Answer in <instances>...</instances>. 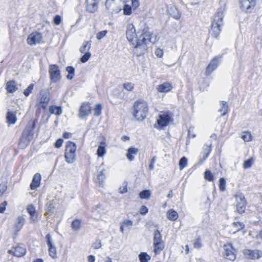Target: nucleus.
<instances>
[{"label": "nucleus", "mask_w": 262, "mask_h": 262, "mask_svg": "<svg viewBox=\"0 0 262 262\" xmlns=\"http://www.w3.org/2000/svg\"><path fill=\"white\" fill-rule=\"evenodd\" d=\"M156 36H154L147 30L144 29L142 33L137 39L136 45L134 47V53L137 56H141L145 53L147 49V45L149 42L155 43L157 42Z\"/></svg>", "instance_id": "nucleus-1"}, {"label": "nucleus", "mask_w": 262, "mask_h": 262, "mask_svg": "<svg viewBox=\"0 0 262 262\" xmlns=\"http://www.w3.org/2000/svg\"><path fill=\"white\" fill-rule=\"evenodd\" d=\"M225 8L221 7L215 14L212 22L210 34L214 38H217L221 31V27L223 25L224 12Z\"/></svg>", "instance_id": "nucleus-2"}, {"label": "nucleus", "mask_w": 262, "mask_h": 262, "mask_svg": "<svg viewBox=\"0 0 262 262\" xmlns=\"http://www.w3.org/2000/svg\"><path fill=\"white\" fill-rule=\"evenodd\" d=\"M134 116L138 120L142 121L146 117L148 112V106L146 101L139 99L134 104Z\"/></svg>", "instance_id": "nucleus-3"}, {"label": "nucleus", "mask_w": 262, "mask_h": 262, "mask_svg": "<svg viewBox=\"0 0 262 262\" xmlns=\"http://www.w3.org/2000/svg\"><path fill=\"white\" fill-rule=\"evenodd\" d=\"M76 145L75 143L68 141L66 143L64 158L66 162L69 164L73 163L76 160Z\"/></svg>", "instance_id": "nucleus-4"}, {"label": "nucleus", "mask_w": 262, "mask_h": 262, "mask_svg": "<svg viewBox=\"0 0 262 262\" xmlns=\"http://www.w3.org/2000/svg\"><path fill=\"white\" fill-rule=\"evenodd\" d=\"M49 72L51 82H57L61 80L62 76L58 65L55 64L50 65Z\"/></svg>", "instance_id": "nucleus-5"}, {"label": "nucleus", "mask_w": 262, "mask_h": 262, "mask_svg": "<svg viewBox=\"0 0 262 262\" xmlns=\"http://www.w3.org/2000/svg\"><path fill=\"white\" fill-rule=\"evenodd\" d=\"M50 101L49 93L46 91H40L39 97L38 98V102L36 104L38 108L46 110Z\"/></svg>", "instance_id": "nucleus-6"}, {"label": "nucleus", "mask_w": 262, "mask_h": 262, "mask_svg": "<svg viewBox=\"0 0 262 262\" xmlns=\"http://www.w3.org/2000/svg\"><path fill=\"white\" fill-rule=\"evenodd\" d=\"M236 200V208L239 213L245 212L247 205V202L245 196L242 193H238L235 195Z\"/></svg>", "instance_id": "nucleus-7"}, {"label": "nucleus", "mask_w": 262, "mask_h": 262, "mask_svg": "<svg viewBox=\"0 0 262 262\" xmlns=\"http://www.w3.org/2000/svg\"><path fill=\"white\" fill-rule=\"evenodd\" d=\"M223 248L225 257L231 261L234 260L236 258L235 250L232 245L230 244H226L224 245Z\"/></svg>", "instance_id": "nucleus-8"}, {"label": "nucleus", "mask_w": 262, "mask_h": 262, "mask_svg": "<svg viewBox=\"0 0 262 262\" xmlns=\"http://www.w3.org/2000/svg\"><path fill=\"white\" fill-rule=\"evenodd\" d=\"M91 106L88 103H83L78 111V117L82 119H85L91 113Z\"/></svg>", "instance_id": "nucleus-9"}, {"label": "nucleus", "mask_w": 262, "mask_h": 262, "mask_svg": "<svg viewBox=\"0 0 262 262\" xmlns=\"http://www.w3.org/2000/svg\"><path fill=\"white\" fill-rule=\"evenodd\" d=\"M222 58V56H216L211 61V62L209 63V64H208L206 68V75H210L214 70H215L217 68Z\"/></svg>", "instance_id": "nucleus-10"}, {"label": "nucleus", "mask_w": 262, "mask_h": 262, "mask_svg": "<svg viewBox=\"0 0 262 262\" xmlns=\"http://www.w3.org/2000/svg\"><path fill=\"white\" fill-rule=\"evenodd\" d=\"M126 38L127 40L133 45H135L134 40L137 37V34L136 33V30L135 27L133 24H128L126 27Z\"/></svg>", "instance_id": "nucleus-11"}, {"label": "nucleus", "mask_w": 262, "mask_h": 262, "mask_svg": "<svg viewBox=\"0 0 262 262\" xmlns=\"http://www.w3.org/2000/svg\"><path fill=\"white\" fill-rule=\"evenodd\" d=\"M32 129L30 127H26L23 133L19 144L21 145L23 143L28 144L32 138Z\"/></svg>", "instance_id": "nucleus-12"}, {"label": "nucleus", "mask_w": 262, "mask_h": 262, "mask_svg": "<svg viewBox=\"0 0 262 262\" xmlns=\"http://www.w3.org/2000/svg\"><path fill=\"white\" fill-rule=\"evenodd\" d=\"M42 39V35L41 33L35 32L31 33L29 35L27 38L28 43L30 45H36L39 43Z\"/></svg>", "instance_id": "nucleus-13"}, {"label": "nucleus", "mask_w": 262, "mask_h": 262, "mask_svg": "<svg viewBox=\"0 0 262 262\" xmlns=\"http://www.w3.org/2000/svg\"><path fill=\"white\" fill-rule=\"evenodd\" d=\"M170 120V116L166 113H163L159 116V118L157 120V123L159 126L162 128L167 126Z\"/></svg>", "instance_id": "nucleus-14"}, {"label": "nucleus", "mask_w": 262, "mask_h": 262, "mask_svg": "<svg viewBox=\"0 0 262 262\" xmlns=\"http://www.w3.org/2000/svg\"><path fill=\"white\" fill-rule=\"evenodd\" d=\"M244 253L246 256L253 259H258L262 256V251L259 250L246 249Z\"/></svg>", "instance_id": "nucleus-15"}, {"label": "nucleus", "mask_w": 262, "mask_h": 262, "mask_svg": "<svg viewBox=\"0 0 262 262\" xmlns=\"http://www.w3.org/2000/svg\"><path fill=\"white\" fill-rule=\"evenodd\" d=\"M99 0H86V10L90 13H94L98 9Z\"/></svg>", "instance_id": "nucleus-16"}, {"label": "nucleus", "mask_w": 262, "mask_h": 262, "mask_svg": "<svg viewBox=\"0 0 262 262\" xmlns=\"http://www.w3.org/2000/svg\"><path fill=\"white\" fill-rule=\"evenodd\" d=\"M8 252L16 257H21L26 254V249L25 247L18 245L14 248V250H10Z\"/></svg>", "instance_id": "nucleus-17"}, {"label": "nucleus", "mask_w": 262, "mask_h": 262, "mask_svg": "<svg viewBox=\"0 0 262 262\" xmlns=\"http://www.w3.org/2000/svg\"><path fill=\"white\" fill-rule=\"evenodd\" d=\"M41 181V175L36 173L34 174L30 184V188L32 190H34L40 186Z\"/></svg>", "instance_id": "nucleus-18"}, {"label": "nucleus", "mask_w": 262, "mask_h": 262, "mask_svg": "<svg viewBox=\"0 0 262 262\" xmlns=\"http://www.w3.org/2000/svg\"><path fill=\"white\" fill-rule=\"evenodd\" d=\"M241 7L244 9H249L252 7H254L256 4V0H239Z\"/></svg>", "instance_id": "nucleus-19"}, {"label": "nucleus", "mask_w": 262, "mask_h": 262, "mask_svg": "<svg viewBox=\"0 0 262 262\" xmlns=\"http://www.w3.org/2000/svg\"><path fill=\"white\" fill-rule=\"evenodd\" d=\"M25 222L24 217L22 216H19L15 223L14 228L16 232H19L23 228Z\"/></svg>", "instance_id": "nucleus-20"}, {"label": "nucleus", "mask_w": 262, "mask_h": 262, "mask_svg": "<svg viewBox=\"0 0 262 262\" xmlns=\"http://www.w3.org/2000/svg\"><path fill=\"white\" fill-rule=\"evenodd\" d=\"M172 88L170 83H163L159 85L157 88L158 91L161 93H166L170 91Z\"/></svg>", "instance_id": "nucleus-21"}, {"label": "nucleus", "mask_w": 262, "mask_h": 262, "mask_svg": "<svg viewBox=\"0 0 262 262\" xmlns=\"http://www.w3.org/2000/svg\"><path fill=\"white\" fill-rule=\"evenodd\" d=\"M138 152V149L137 148L130 147L128 149L127 152L126 154V157L127 159L132 161L134 159V155H135Z\"/></svg>", "instance_id": "nucleus-22"}, {"label": "nucleus", "mask_w": 262, "mask_h": 262, "mask_svg": "<svg viewBox=\"0 0 262 262\" xmlns=\"http://www.w3.org/2000/svg\"><path fill=\"white\" fill-rule=\"evenodd\" d=\"M27 211L30 215L31 220L33 221H35L37 220V214L34 206L32 205H29L27 207Z\"/></svg>", "instance_id": "nucleus-23"}, {"label": "nucleus", "mask_w": 262, "mask_h": 262, "mask_svg": "<svg viewBox=\"0 0 262 262\" xmlns=\"http://www.w3.org/2000/svg\"><path fill=\"white\" fill-rule=\"evenodd\" d=\"M179 217L177 211L173 209H170L167 212V217L171 221H176Z\"/></svg>", "instance_id": "nucleus-24"}, {"label": "nucleus", "mask_w": 262, "mask_h": 262, "mask_svg": "<svg viewBox=\"0 0 262 262\" xmlns=\"http://www.w3.org/2000/svg\"><path fill=\"white\" fill-rule=\"evenodd\" d=\"M106 153L105 143L101 142L100 145L98 146L97 150V155L98 157H102Z\"/></svg>", "instance_id": "nucleus-25"}, {"label": "nucleus", "mask_w": 262, "mask_h": 262, "mask_svg": "<svg viewBox=\"0 0 262 262\" xmlns=\"http://www.w3.org/2000/svg\"><path fill=\"white\" fill-rule=\"evenodd\" d=\"M154 252L156 254H159L164 247V242H158L154 243Z\"/></svg>", "instance_id": "nucleus-26"}, {"label": "nucleus", "mask_w": 262, "mask_h": 262, "mask_svg": "<svg viewBox=\"0 0 262 262\" xmlns=\"http://www.w3.org/2000/svg\"><path fill=\"white\" fill-rule=\"evenodd\" d=\"M6 119L8 123L12 124H15L17 120L15 114L10 112L7 113Z\"/></svg>", "instance_id": "nucleus-27"}, {"label": "nucleus", "mask_w": 262, "mask_h": 262, "mask_svg": "<svg viewBox=\"0 0 262 262\" xmlns=\"http://www.w3.org/2000/svg\"><path fill=\"white\" fill-rule=\"evenodd\" d=\"M91 47V43L90 41H85L83 42L82 45L80 48L79 51L81 53L89 52Z\"/></svg>", "instance_id": "nucleus-28"}, {"label": "nucleus", "mask_w": 262, "mask_h": 262, "mask_svg": "<svg viewBox=\"0 0 262 262\" xmlns=\"http://www.w3.org/2000/svg\"><path fill=\"white\" fill-rule=\"evenodd\" d=\"M66 70L68 73L67 75V78L69 80H72L75 75L74 68L72 66H68L66 68Z\"/></svg>", "instance_id": "nucleus-29"}, {"label": "nucleus", "mask_w": 262, "mask_h": 262, "mask_svg": "<svg viewBox=\"0 0 262 262\" xmlns=\"http://www.w3.org/2000/svg\"><path fill=\"white\" fill-rule=\"evenodd\" d=\"M81 220L79 219L74 220L71 224V228L74 231L79 230L81 226Z\"/></svg>", "instance_id": "nucleus-30"}, {"label": "nucleus", "mask_w": 262, "mask_h": 262, "mask_svg": "<svg viewBox=\"0 0 262 262\" xmlns=\"http://www.w3.org/2000/svg\"><path fill=\"white\" fill-rule=\"evenodd\" d=\"M97 178L100 185H102L106 179L105 170L104 169L101 170L98 174Z\"/></svg>", "instance_id": "nucleus-31"}, {"label": "nucleus", "mask_w": 262, "mask_h": 262, "mask_svg": "<svg viewBox=\"0 0 262 262\" xmlns=\"http://www.w3.org/2000/svg\"><path fill=\"white\" fill-rule=\"evenodd\" d=\"M221 103L222 107L219 109V111L222 113L221 116H224L228 113V105L226 101H222Z\"/></svg>", "instance_id": "nucleus-32"}, {"label": "nucleus", "mask_w": 262, "mask_h": 262, "mask_svg": "<svg viewBox=\"0 0 262 262\" xmlns=\"http://www.w3.org/2000/svg\"><path fill=\"white\" fill-rule=\"evenodd\" d=\"M49 111L51 114L60 115L62 114V110L60 107L52 106L50 107Z\"/></svg>", "instance_id": "nucleus-33"}, {"label": "nucleus", "mask_w": 262, "mask_h": 262, "mask_svg": "<svg viewBox=\"0 0 262 262\" xmlns=\"http://www.w3.org/2000/svg\"><path fill=\"white\" fill-rule=\"evenodd\" d=\"M140 262H148L150 259V256L146 252H141L139 255Z\"/></svg>", "instance_id": "nucleus-34"}, {"label": "nucleus", "mask_w": 262, "mask_h": 262, "mask_svg": "<svg viewBox=\"0 0 262 262\" xmlns=\"http://www.w3.org/2000/svg\"><path fill=\"white\" fill-rule=\"evenodd\" d=\"M151 195V192L149 190H144L139 193L140 198L142 199H148Z\"/></svg>", "instance_id": "nucleus-35"}, {"label": "nucleus", "mask_w": 262, "mask_h": 262, "mask_svg": "<svg viewBox=\"0 0 262 262\" xmlns=\"http://www.w3.org/2000/svg\"><path fill=\"white\" fill-rule=\"evenodd\" d=\"M153 240L154 243L163 242L161 233L159 230L155 231Z\"/></svg>", "instance_id": "nucleus-36"}, {"label": "nucleus", "mask_w": 262, "mask_h": 262, "mask_svg": "<svg viewBox=\"0 0 262 262\" xmlns=\"http://www.w3.org/2000/svg\"><path fill=\"white\" fill-rule=\"evenodd\" d=\"M49 253L50 255L53 258L57 257L56 248L55 246H49Z\"/></svg>", "instance_id": "nucleus-37"}, {"label": "nucleus", "mask_w": 262, "mask_h": 262, "mask_svg": "<svg viewBox=\"0 0 262 262\" xmlns=\"http://www.w3.org/2000/svg\"><path fill=\"white\" fill-rule=\"evenodd\" d=\"M232 225L234 227L236 228V230L234 232L240 231L245 227V225L243 223L239 222H235L233 223Z\"/></svg>", "instance_id": "nucleus-38"}, {"label": "nucleus", "mask_w": 262, "mask_h": 262, "mask_svg": "<svg viewBox=\"0 0 262 262\" xmlns=\"http://www.w3.org/2000/svg\"><path fill=\"white\" fill-rule=\"evenodd\" d=\"M204 178L206 180L209 181H213L214 177L213 174L210 170H207L204 173Z\"/></svg>", "instance_id": "nucleus-39"}, {"label": "nucleus", "mask_w": 262, "mask_h": 262, "mask_svg": "<svg viewBox=\"0 0 262 262\" xmlns=\"http://www.w3.org/2000/svg\"><path fill=\"white\" fill-rule=\"evenodd\" d=\"M179 167L180 169H183L187 165V159L186 157H182L179 161Z\"/></svg>", "instance_id": "nucleus-40"}, {"label": "nucleus", "mask_w": 262, "mask_h": 262, "mask_svg": "<svg viewBox=\"0 0 262 262\" xmlns=\"http://www.w3.org/2000/svg\"><path fill=\"white\" fill-rule=\"evenodd\" d=\"M123 13L126 15H129L132 14V7L127 4H125L123 8Z\"/></svg>", "instance_id": "nucleus-41"}, {"label": "nucleus", "mask_w": 262, "mask_h": 262, "mask_svg": "<svg viewBox=\"0 0 262 262\" xmlns=\"http://www.w3.org/2000/svg\"><path fill=\"white\" fill-rule=\"evenodd\" d=\"M6 89L9 93H13L17 89L15 83H7Z\"/></svg>", "instance_id": "nucleus-42"}, {"label": "nucleus", "mask_w": 262, "mask_h": 262, "mask_svg": "<svg viewBox=\"0 0 262 262\" xmlns=\"http://www.w3.org/2000/svg\"><path fill=\"white\" fill-rule=\"evenodd\" d=\"M91 56V53L90 52L84 53V55L80 58V61L82 63H85L88 61Z\"/></svg>", "instance_id": "nucleus-43"}, {"label": "nucleus", "mask_w": 262, "mask_h": 262, "mask_svg": "<svg viewBox=\"0 0 262 262\" xmlns=\"http://www.w3.org/2000/svg\"><path fill=\"white\" fill-rule=\"evenodd\" d=\"M242 138L245 141L248 142L252 140V135L249 132H244L242 135Z\"/></svg>", "instance_id": "nucleus-44"}, {"label": "nucleus", "mask_w": 262, "mask_h": 262, "mask_svg": "<svg viewBox=\"0 0 262 262\" xmlns=\"http://www.w3.org/2000/svg\"><path fill=\"white\" fill-rule=\"evenodd\" d=\"M226 180L224 178H221L219 180V187L221 191H224L226 189Z\"/></svg>", "instance_id": "nucleus-45"}, {"label": "nucleus", "mask_w": 262, "mask_h": 262, "mask_svg": "<svg viewBox=\"0 0 262 262\" xmlns=\"http://www.w3.org/2000/svg\"><path fill=\"white\" fill-rule=\"evenodd\" d=\"M102 106L101 104H97L94 108V115L95 116H99L101 114Z\"/></svg>", "instance_id": "nucleus-46"}, {"label": "nucleus", "mask_w": 262, "mask_h": 262, "mask_svg": "<svg viewBox=\"0 0 262 262\" xmlns=\"http://www.w3.org/2000/svg\"><path fill=\"white\" fill-rule=\"evenodd\" d=\"M121 223L123 225H124V227L128 228H130L133 225V222L131 220L127 219L123 220L121 222Z\"/></svg>", "instance_id": "nucleus-47"}, {"label": "nucleus", "mask_w": 262, "mask_h": 262, "mask_svg": "<svg viewBox=\"0 0 262 262\" xmlns=\"http://www.w3.org/2000/svg\"><path fill=\"white\" fill-rule=\"evenodd\" d=\"M34 84L31 83L30 84L28 87L24 90V94L26 96H28L32 92V90L33 89Z\"/></svg>", "instance_id": "nucleus-48"}, {"label": "nucleus", "mask_w": 262, "mask_h": 262, "mask_svg": "<svg viewBox=\"0 0 262 262\" xmlns=\"http://www.w3.org/2000/svg\"><path fill=\"white\" fill-rule=\"evenodd\" d=\"M127 191V183L124 182L122 185L119 188V192L120 193H124Z\"/></svg>", "instance_id": "nucleus-49"}, {"label": "nucleus", "mask_w": 262, "mask_h": 262, "mask_svg": "<svg viewBox=\"0 0 262 262\" xmlns=\"http://www.w3.org/2000/svg\"><path fill=\"white\" fill-rule=\"evenodd\" d=\"M107 33V31L106 30H104L102 31H100L97 34L96 38L98 40H101L104 37L106 36Z\"/></svg>", "instance_id": "nucleus-50"}, {"label": "nucleus", "mask_w": 262, "mask_h": 262, "mask_svg": "<svg viewBox=\"0 0 262 262\" xmlns=\"http://www.w3.org/2000/svg\"><path fill=\"white\" fill-rule=\"evenodd\" d=\"M123 87L127 91H130L134 88V84L132 83H123Z\"/></svg>", "instance_id": "nucleus-51"}, {"label": "nucleus", "mask_w": 262, "mask_h": 262, "mask_svg": "<svg viewBox=\"0 0 262 262\" xmlns=\"http://www.w3.org/2000/svg\"><path fill=\"white\" fill-rule=\"evenodd\" d=\"M61 17L59 15H56L53 19L54 23L56 25H59L61 22Z\"/></svg>", "instance_id": "nucleus-52"}, {"label": "nucleus", "mask_w": 262, "mask_h": 262, "mask_svg": "<svg viewBox=\"0 0 262 262\" xmlns=\"http://www.w3.org/2000/svg\"><path fill=\"white\" fill-rule=\"evenodd\" d=\"M46 239L47 240V245L49 246L54 245L53 244L52 239L51 238V236L50 234H48L46 236Z\"/></svg>", "instance_id": "nucleus-53"}, {"label": "nucleus", "mask_w": 262, "mask_h": 262, "mask_svg": "<svg viewBox=\"0 0 262 262\" xmlns=\"http://www.w3.org/2000/svg\"><path fill=\"white\" fill-rule=\"evenodd\" d=\"M252 160L249 159L244 162L243 167L244 168H249L252 166Z\"/></svg>", "instance_id": "nucleus-54"}, {"label": "nucleus", "mask_w": 262, "mask_h": 262, "mask_svg": "<svg viewBox=\"0 0 262 262\" xmlns=\"http://www.w3.org/2000/svg\"><path fill=\"white\" fill-rule=\"evenodd\" d=\"M193 245L194 247L196 249H200L202 247V245L201 243V239L200 237H198L196 239V241L194 242Z\"/></svg>", "instance_id": "nucleus-55"}, {"label": "nucleus", "mask_w": 262, "mask_h": 262, "mask_svg": "<svg viewBox=\"0 0 262 262\" xmlns=\"http://www.w3.org/2000/svg\"><path fill=\"white\" fill-rule=\"evenodd\" d=\"M7 204V201H4L0 204V213H3L4 212Z\"/></svg>", "instance_id": "nucleus-56"}, {"label": "nucleus", "mask_w": 262, "mask_h": 262, "mask_svg": "<svg viewBox=\"0 0 262 262\" xmlns=\"http://www.w3.org/2000/svg\"><path fill=\"white\" fill-rule=\"evenodd\" d=\"M63 140L61 138L58 139L55 143V146L57 148H59L62 146V143H63Z\"/></svg>", "instance_id": "nucleus-57"}, {"label": "nucleus", "mask_w": 262, "mask_h": 262, "mask_svg": "<svg viewBox=\"0 0 262 262\" xmlns=\"http://www.w3.org/2000/svg\"><path fill=\"white\" fill-rule=\"evenodd\" d=\"M156 160V157L155 156L153 157L151 160L150 164L149 165V169L150 170H152L154 168V164L155 161Z\"/></svg>", "instance_id": "nucleus-58"}, {"label": "nucleus", "mask_w": 262, "mask_h": 262, "mask_svg": "<svg viewBox=\"0 0 262 262\" xmlns=\"http://www.w3.org/2000/svg\"><path fill=\"white\" fill-rule=\"evenodd\" d=\"M132 6L134 9H136L140 6L139 0H131Z\"/></svg>", "instance_id": "nucleus-59"}, {"label": "nucleus", "mask_w": 262, "mask_h": 262, "mask_svg": "<svg viewBox=\"0 0 262 262\" xmlns=\"http://www.w3.org/2000/svg\"><path fill=\"white\" fill-rule=\"evenodd\" d=\"M148 211V209L145 206H142L140 208V212L141 214H146Z\"/></svg>", "instance_id": "nucleus-60"}, {"label": "nucleus", "mask_w": 262, "mask_h": 262, "mask_svg": "<svg viewBox=\"0 0 262 262\" xmlns=\"http://www.w3.org/2000/svg\"><path fill=\"white\" fill-rule=\"evenodd\" d=\"M93 247L95 249H98L101 247V243L100 241H96L93 244Z\"/></svg>", "instance_id": "nucleus-61"}, {"label": "nucleus", "mask_w": 262, "mask_h": 262, "mask_svg": "<svg viewBox=\"0 0 262 262\" xmlns=\"http://www.w3.org/2000/svg\"><path fill=\"white\" fill-rule=\"evenodd\" d=\"M155 54L158 57H161L163 56V51L162 50L160 49H157L155 51Z\"/></svg>", "instance_id": "nucleus-62"}, {"label": "nucleus", "mask_w": 262, "mask_h": 262, "mask_svg": "<svg viewBox=\"0 0 262 262\" xmlns=\"http://www.w3.org/2000/svg\"><path fill=\"white\" fill-rule=\"evenodd\" d=\"M7 187L5 185H0V196L2 195L6 190Z\"/></svg>", "instance_id": "nucleus-63"}, {"label": "nucleus", "mask_w": 262, "mask_h": 262, "mask_svg": "<svg viewBox=\"0 0 262 262\" xmlns=\"http://www.w3.org/2000/svg\"><path fill=\"white\" fill-rule=\"evenodd\" d=\"M88 259L89 262H95V256L92 255H90L88 256Z\"/></svg>", "instance_id": "nucleus-64"}]
</instances>
